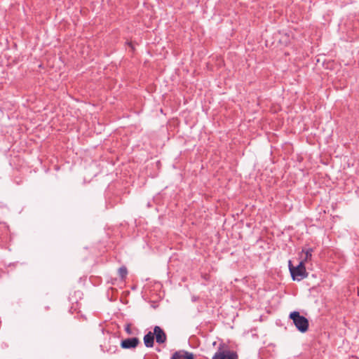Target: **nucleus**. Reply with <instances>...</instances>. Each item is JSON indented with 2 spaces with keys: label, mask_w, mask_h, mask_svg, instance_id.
<instances>
[{
  "label": "nucleus",
  "mask_w": 359,
  "mask_h": 359,
  "mask_svg": "<svg viewBox=\"0 0 359 359\" xmlns=\"http://www.w3.org/2000/svg\"><path fill=\"white\" fill-rule=\"evenodd\" d=\"M290 318L292 320L293 324L300 332L304 333L309 329L308 319L301 316L299 311H292L290 314Z\"/></svg>",
  "instance_id": "1"
},
{
  "label": "nucleus",
  "mask_w": 359,
  "mask_h": 359,
  "mask_svg": "<svg viewBox=\"0 0 359 359\" xmlns=\"http://www.w3.org/2000/svg\"><path fill=\"white\" fill-rule=\"evenodd\" d=\"M288 266L290 274L294 280L300 281L307 277L308 273L306 271L304 261H301L296 266H294L291 264V261H289Z\"/></svg>",
  "instance_id": "2"
},
{
  "label": "nucleus",
  "mask_w": 359,
  "mask_h": 359,
  "mask_svg": "<svg viewBox=\"0 0 359 359\" xmlns=\"http://www.w3.org/2000/svg\"><path fill=\"white\" fill-rule=\"evenodd\" d=\"M212 359H238V355L233 351L224 349L220 346L213 355Z\"/></svg>",
  "instance_id": "3"
},
{
  "label": "nucleus",
  "mask_w": 359,
  "mask_h": 359,
  "mask_svg": "<svg viewBox=\"0 0 359 359\" xmlns=\"http://www.w3.org/2000/svg\"><path fill=\"white\" fill-rule=\"evenodd\" d=\"M101 350L104 353L109 354L116 353L118 351L116 341L114 339H109L107 344L100 346Z\"/></svg>",
  "instance_id": "4"
},
{
  "label": "nucleus",
  "mask_w": 359,
  "mask_h": 359,
  "mask_svg": "<svg viewBox=\"0 0 359 359\" xmlns=\"http://www.w3.org/2000/svg\"><path fill=\"white\" fill-rule=\"evenodd\" d=\"M140 343L137 337L128 338L121 341V346L123 349H131L136 348Z\"/></svg>",
  "instance_id": "5"
},
{
  "label": "nucleus",
  "mask_w": 359,
  "mask_h": 359,
  "mask_svg": "<svg viewBox=\"0 0 359 359\" xmlns=\"http://www.w3.org/2000/svg\"><path fill=\"white\" fill-rule=\"evenodd\" d=\"M154 335L155 336L156 341L158 344H163L167 340V336L165 332L159 326L154 327Z\"/></svg>",
  "instance_id": "6"
},
{
  "label": "nucleus",
  "mask_w": 359,
  "mask_h": 359,
  "mask_svg": "<svg viewBox=\"0 0 359 359\" xmlns=\"http://www.w3.org/2000/svg\"><path fill=\"white\" fill-rule=\"evenodd\" d=\"M144 344L146 347L151 348L154 344V335L151 332H149L144 337Z\"/></svg>",
  "instance_id": "7"
},
{
  "label": "nucleus",
  "mask_w": 359,
  "mask_h": 359,
  "mask_svg": "<svg viewBox=\"0 0 359 359\" xmlns=\"http://www.w3.org/2000/svg\"><path fill=\"white\" fill-rule=\"evenodd\" d=\"M313 252V249L312 248H309L307 249L303 248L302 250V253H304L305 257L302 261H304V264L306 262L310 261L312 257V252Z\"/></svg>",
  "instance_id": "8"
},
{
  "label": "nucleus",
  "mask_w": 359,
  "mask_h": 359,
  "mask_svg": "<svg viewBox=\"0 0 359 359\" xmlns=\"http://www.w3.org/2000/svg\"><path fill=\"white\" fill-rule=\"evenodd\" d=\"M175 353H180V357L178 359H194V354L185 350H180Z\"/></svg>",
  "instance_id": "9"
},
{
  "label": "nucleus",
  "mask_w": 359,
  "mask_h": 359,
  "mask_svg": "<svg viewBox=\"0 0 359 359\" xmlns=\"http://www.w3.org/2000/svg\"><path fill=\"white\" fill-rule=\"evenodd\" d=\"M128 273L127 269L125 266H122L118 269V274L121 278H124Z\"/></svg>",
  "instance_id": "10"
},
{
  "label": "nucleus",
  "mask_w": 359,
  "mask_h": 359,
  "mask_svg": "<svg viewBox=\"0 0 359 359\" xmlns=\"http://www.w3.org/2000/svg\"><path fill=\"white\" fill-rule=\"evenodd\" d=\"M125 331L128 334H132V332H131V330H130V325H127L125 327Z\"/></svg>",
  "instance_id": "11"
},
{
  "label": "nucleus",
  "mask_w": 359,
  "mask_h": 359,
  "mask_svg": "<svg viewBox=\"0 0 359 359\" xmlns=\"http://www.w3.org/2000/svg\"><path fill=\"white\" fill-rule=\"evenodd\" d=\"M180 357V353H174L170 359H178Z\"/></svg>",
  "instance_id": "12"
}]
</instances>
